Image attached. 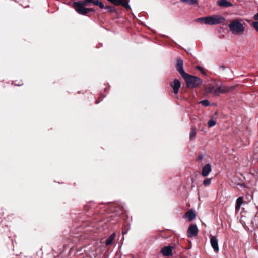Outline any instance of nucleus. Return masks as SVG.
Segmentation results:
<instances>
[{
	"label": "nucleus",
	"mask_w": 258,
	"mask_h": 258,
	"mask_svg": "<svg viewBox=\"0 0 258 258\" xmlns=\"http://www.w3.org/2000/svg\"><path fill=\"white\" fill-rule=\"evenodd\" d=\"M195 21L203 23L206 25H215L224 23L225 18L220 15H213L195 19Z\"/></svg>",
	"instance_id": "f257e3e1"
},
{
	"label": "nucleus",
	"mask_w": 258,
	"mask_h": 258,
	"mask_svg": "<svg viewBox=\"0 0 258 258\" xmlns=\"http://www.w3.org/2000/svg\"><path fill=\"white\" fill-rule=\"evenodd\" d=\"M93 0H84L83 1H78L73 3V7L76 11L79 14L85 15L89 12L94 11L92 8H88L85 7V6H88L92 3Z\"/></svg>",
	"instance_id": "f03ea898"
},
{
	"label": "nucleus",
	"mask_w": 258,
	"mask_h": 258,
	"mask_svg": "<svg viewBox=\"0 0 258 258\" xmlns=\"http://www.w3.org/2000/svg\"><path fill=\"white\" fill-rule=\"evenodd\" d=\"M183 78L188 88H196L202 83V80L200 78L188 74H186Z\"/></svg>",
	"instance_id": "7ed1b4c3"
},
{
	"label": "nucleus",
	"mask_w": 258,
	"mask_h": 258,
	"mask_svg": "<svg viewBox=\"0 0 258 258\" xmlns=\"http://www.w3.org/2000/svg\"><path fill=\"white\" fill-rule=\"evenodd\" d=\"M229 28L230 31L233 34L241 35L244 32V27L237 19H235L230 22Z\"/></svg>",
	"instance_id": "20e7f679"
},
{
	"label": "nucleus",
	"mask_w": 258,
	"mask_h": 258,
	"mask_svg": "<svg viewBox=\"0 0 258 258\" xmlns=\"http://www.w3.org/2000/svg\"><path fill=\"white\" fill-rule=\"evenodd\" d=\"M216 87L215 95H218L219 94H223L231 92L234 89V86H233L228 87L225 86H217V85H216Z\"/></svg>",
	"instance_id": "39448f33"
},
{
	"label": "nucleus",
	"mask_w": 258,
	"mask_h": 258,
	"mask_svg": "<svg viewBox=\"0 0 258 258\" xmlns=\"http://www.w3.org/2000/svg\"><path fill=\"white\" fill-rule=\"evenodd\" d=\"M125 211L123 209V208L121 205H117L114 202V214H115V216H118L119 217L122 216V218L124 219Z\"/></svg>",
	"instance_id": "423d86ee"
},
{
	"label": "nucleus",
	"mask_w": 258,
	"mask_h": 258,
	"mask_svg": "<svg viewBox=\"0 0 258 258\" xmlns=\"http://www.w3.org/2000/svg\"><path fill=\"white\" fill-rule=\"evenodd\" d=\"M198 233V229L196 224H191L189 226L187 231V235L188 237L191 238L197 236Z\"/></svg>",
	"instance_id": "0eeeda50"
},
{
	"label": "nucleus",
	"mask_w": 258,
	"mask_h": 258,
	"mask_svg": "<svg viewBox=\"0 0 258 258\" xmlns=\"http://www.w3.org/2000/svg\"><path fill=\"white\" fill-rule=\"evenodd\" d=\"M183 66V60L180 58L177 59L175 65V68L177 71L179 72V73L181 75L182 77H184V76L187 74L185 73V71H184Z\"/></svg>",
	"instance_id": "6e6552de"
},
{
	"label": "nucleus",
	"mask_w": 258,
	"mask_h": 258,
	"mask_svg": "<svg viewBox=\"0 0 258 258\" xmlns=\"http://www.w3.org/2000/svg\"><path fill=\"white\" fill-rule=\"evenodd\" d=\"M170 86L173 88L175 94H177L181 87V83L177 79H175L173 82H170Z\"/></svg>",
	"instance_id": "1a4fd4ad"
},
{
	"label": "nucleus",
	"mask_w": 258,
	"mask_h": 258,
	"mask_svg": "<svg viewBox=\"0 0 258 258\" xmlns=\"http://www.w3.org/2000/svg\"><path fill=\"white\" fill-rule=\"evenodd\" d=\"M173 248L174 247L173 246L170 245L164 246L161 249V252L164 256H172L173 255L172 250Z\"/></svg>",
	"instance_id": "9d476101"
},
{
	"label": "nucleus",
	"mask_w": 258,
	"mask_h": 258,
	"mask_svg": "<svg viewBox=\"0 0 258 258\" xmlns=\"http://www.w3.org/2000/svg\"><path fill=\"white\" fill-rule=\"evenodd\" d=\"M129 0H114V6H121L127 10L131 9L128 5Z\"/></svg>",
	"instance_id": "9b49d317"
},
{
	"label": "nucleus",
	"mask_w": 258,
	"mask_h": 258,
	"mask_svg": "<svg viewBox=\"0 0 258 258\" xmlns=\"http://www.w3.org/2000/svg\"><path fill=\"white\" fill-rule=\"evenodd\" d=\"M210 243L214 251L218 252L219 251V246L218 243V239L216 237L214 236H211Z\"/></svg>",
	"instance_id": "f8f14e48"
},
{
	"label": "nucleus",
	"mask_w": 258,
	"mask_h": 258,
	"mask_svg": "<svg viewBox=\"0 0 258 258\" xmlns=\"http://www.w3.org/2000/svg\"><path fill=\"white\" fill-rule=\"evenodd\" d=\"M196 214L195 211L190 209L183 215V217L187 218L188 221H191L196 218Z\"/></svg>",
	"instance_id": "ddd939ff"
},
{
	"label": "nucleus",
	"mask_w": 258,
	"mask_h": 258,
	"mask_svg": "<svg viewBox=\"0 0 258 258\" xmlns=\"http://www.w3.org/2000/svg\"><path fill=\"white\" fill-rule=\"evenodd\" d=\"M216 85L208 84L205 86V91L206 94H213L215 95Z\"/></svg>",
	"instance_id": "4468645a"
},
{
	"label": "nucleus",
	"mask_w": 258,
	"mask_h": 258,
	"mask_svg": "<svg viewBox=\"0 0 258 258\" xmlns=\"http://www.w3.org/2000/svg\"><path fill=\"white\" fill-rule=\"evenodd\" d=\"M211 171V166L209 163L206 164L202 168L201 174L203 177L207 176Z\"/></svg>",
	"instance_id": "2eb2a0df"
},
{
	"label": "nucleus",
	"mask_w": 258,
	"mask_h": 258,
	"mask_svg": "<svg viewBox=\"0 0 258 258\" xmlns=\"http://www.w3.org/2000/svg\"><path fill=\"white\" fill-rule=\"evenodd\" d=\"M217 5L221 7H229L232 6V4L227 0H218Z\"/></svg>",
	"instance_id": "dca6fc26"
},
{
	"label": "nucleus",
	"mask_w": 258,
	"mask_h": 258,
	"mask_svg": "<svg viewBox=\"0 0 258 258\" xmlns=\"http://www.w3.org/2000/svg\"><path fill=\"white\" fill-rule=\"evenodd\" d=\"M243 203V200L242 197H239L236 200V204L235 206L236 211H239L241 205Z\"/></svg>",
	"instance_id": "f3484780"
},
{
	"label": "nucleus",
	"mask_w": 258,
	"mask_h": 258,
	"mask_svg": "<svg viewBox=\"0 0 258 258\" xmlns=\"http://www.w3.org/2000/svg\"><path fill=\"white\" fill-rule=\"evenodd\" d=\"M196 135V129L195 127L192 126L190 132V140H192Z\"/></svg>",
	"instance_id": "a211bd4d"
},
{
	"label": "nucleus",
	"mask_w": 258,
	"mask_h": 258,
	"mask_svg": "<svg viewBox=\"0 0 258 258\" xmlns=\"http://www.w3.org/2000/svg\"><path fill=\"white\" fill-rule=\"evenodd\" d=\"M98 6L101 8V9H103V8H105V7H104V4H103V3L102 2H100V3H99V4L98 5ZM105 9H107V10H108L109 11H112V8L111 7H109V6H107L105 7Z\"/></svg>",
	"instance_id": "6ab92c4d"
},
{
	"label": "nucleus",
	"mask_w": 258,
	"mask_h": 258,
	"mask_svg": "<svg viewBox=\"0 0 258 258\" xmlns=\"http://www.w3.org/2000/svg\"><path fill=\"white\" fill-rule=\"evenodd\" d=\"M113 243V234H111L108 239L106 241V245H110Z\"/></svg>",
	"instance_id": "aec40b11"
},
{
	"label": "nucleus",
	"mask_w": 258,
	"mask_h": 258,
	"mask_svg": "<svg viewBox=\"0 0 258 258\" xmlns=\"http://www.w3.org/2000/svg\"><path fill=\"white\" fill-rule=\"evenodd\" d=\"M211 182V178H206L203 181V184L205 186H208L210 185Z\"/></svg>",
	"instance_id": "412c9836"
},
{
	"label": "nucleus",
	"mask_w": 258,
	"mask_h": 258,
	"mask_svg": "<svg viewBox=\"0 0 258 258\" xmlns=\"http://www.w3.org/2000/svg\"><path fill=\"white\" fill-rule=\"evenodd\" d=\"M216 122L213 118H211L208 122L209 127H213L216 124Z\"/></svg>",
	"instance_id": "4be33fe9"
},
{
	"label": "nucleus",
	"mask_w": 258,
	"mask_h": 258,
	"mask_svg": "<svg viewBox=\"0 0 258 258\" xmlns=\"http://www.w3.org/2000/svg\"><path fill=\"white\" fill-rule=\"evenodd\" d=\"M184 2H186L190 5L196 4L198 3L197 0H181Z\"/></svg>",
	"instance_id": "5701e85b"
},
{
	"label": "nucleus",
	"mask_w": 258,
	"mask_h": 258,
	"mask_svg": "<svg viewBox=\"0 0 258 258\" xmlns=\"http://www.w3.org/2000/svg\"><path fill=\"white\" fill-rule=\"evenodd\" d=\"M200 103L204 106H208L210 105V102L208 100H204L200 102Z\"/></svg>",
	"instance_id": "b1692460"
},
{
	"label": "nucleus",
	"mask_w": 258,
	"mask_h": 258,
	"mask_svg": "<svg viewBox=\"0 0 258 258\" xmlns=\"http://www.w3.org/2000/svg\"><path fill=\"white\" fill-rule=\"evenodd\" d=\"M196 68H197L198 70L200 71V72H201V73H202V74H203V75H206L205 71L204 69L202 67H201V66H197L196 67Z\"/></svg>",
	"instance_id": "393cba45"
},
{
	"label": "nucleus",
	"mask_w": 258,
	"mask_h": 258,
	"mask_svg": "<svg viewBox=\"0 0 258 258\" xmlns=\"http://www.w3.org/2000/svg\"><path fill=\"white\" fill-rule=\"evenodd\" d=\"M252 26L255 29V30L258 32V21L253 22Z\"/></svg>",
	"instance_id": "a878e982"
},
{
	"label": "nucleus",
	"mask_w": 258,
	"mask_h": 258,
	"mask_svg": "<svg viewBox=\"0 0 258 258\" xmlns=\"http://www.w3.org/2000/svg\"><path fill=\"white\" fill-rule=\"evenodd\" d=\"M203 158V156L202 154L199 155L196 159V161H198L201 160Z\"/></svg>",
	"instance_id": "bb28decb"
},
{
	"label": "nucleus",
	"mask_w": 258,
	"mask_h": 258,
	"mask_svg": "<svg viewBox=\"0 0 258 258\" xmlns=\"http://www.w3.org/2000/svg\"><path fill=\"white\" fill-rule=\"evenodd\" d=\"M100 2V1L99 0H93V2H92V4H93L94 5L98 6Z\"/></svg>",
	"instance_id": "cd10ccee"
},
{
	"label": "nucleus",
	"mask_w": 258,
	"mask_h": 258,
	"mask_svg": "<svg viewBox=\"0 0 258 258\" xmlns=\"http://www.w3.org/2000/svg\"><path fill=\"white\" fill-rule=\"evenodd\" d=\"M127 229V225H125L124 226V228L122 230V234L123 235L126 234L127 233V229Z\"/></svg>",
	"instance_id": "c85d7f7f"
},
{
	"label": "nucleus",
	"mask_w": 258,
	"mask_h": 258,
	"mask_svg": "<svg viewBox=\"0 0 258 258\" xmlns=\"http://www.w3.org/2000/svg\"><path fill=\"white\" fill-rule=\"evenodd\" d=\"M113 11H114V17H115V14L116 15V16L117 17H119V14L117 12H116V10L115 9V8L114 7V9H113Z\"/></svg>",
	"instance_id": "c756f323"
},
{
	"label": "nucleus",
	"mask_w": 258,
	"mask_h": 258,
	"mask_svg": "<svg viewBox=\"0 0 258 258\" xmlns=\"http://www.w3.org/2000/svg\"><path fill=\"white\" fill-rule=\"evenodd\" d=\"M238 185H239L241 187H245V185L244 183H239V184H238Z\"/></svg>",
	"instance_id": "7c9ffc66"
},
{
	"label": "nucleus",
	"mask_w": 258,
	"mask_h": 258,
	"mask_svg": "<svg viewBox=\"0 0 258 258\" xmlns=\"http://www.w3.org/2000/svg\"><path fill=\"white\" fill-rule=\"evenodd\" d=\"M220 67L223 69H224L225 68V67L224 66H221Z\"/></svg>",
	"instance_id": "2f4dec72"
},
{
	"label": "nucleus",
	"mask_w": 258,
	"mask_h": 258,
	"mask_svg": "<svg viewBox=\"0 0 258 258\" xmlns=\"http://www.w3.org/2000/svg\"><path fill=\"white\" fill-rule=\"evenodd\" d=\"M107 1L111 3H113V0H107Z\"/></svg>",
	"instance_id": "473e14b6"
},
{
	"label": "nucleus",
	"mask_w": 258,
	"mask_h": 258,
	"mask_svg": "<svg viewBox=\"0 0 258 258\" xmlns=\"http://www.w3.org/2000/svg\"><path fill=\"white\" fill-rule=\"evenodd\" d=\"M113 236H114V238H115V233H114Z\"/></svg>",
	"instance_id": "72a5a7b5"
},
{
	"label": "nucleus",
	"mask_w": 258,
	"mask_h": 258,
	"mask_svg": "<svg viewBox=\"0 0 258 258\" xmlns=\"http://www.w3.org/2000/svg\"><path fill=\"white\" fill-rule=\"evenodd\" d=\"M99 102H100V101H96V103H99Z\"/></svg>",
	"instance_id": "f704fd0d"
}]
</instances>
